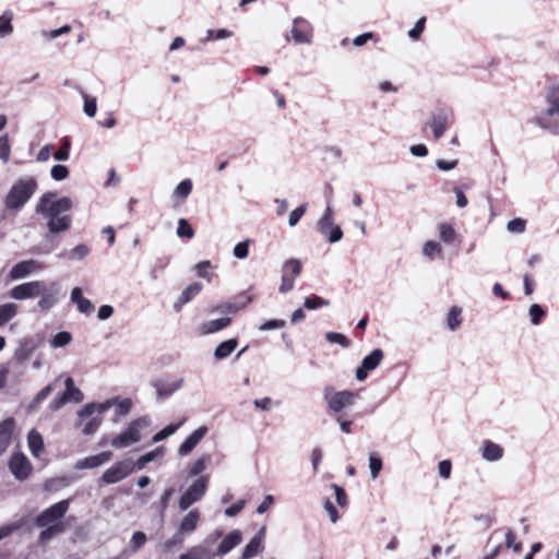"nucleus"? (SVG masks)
Returning <instances> with one entry per match:
<instances>
[{
    "mask_svg": "<svg viewBox=\"0 0 559 559\" xmlns=\"http://www.w3.org/2000/svg\"><path fill=\"white\" fill-rule=\"evenodd\" d=\"M56 194L48 192L43 194L37 204L36 212L47 219V226L51 234L66 231L71 226V217L66 214L72 206V200L68 197L55 199Z\"/></svg>",
    "mask_w": 559,
    "mask_h": 559,
    "instance_id": "f257e3e1",
    "label": "nucleus"
},
{
    "mask_svg": "<svg viewBox=\"0 0 559 559\" xmlns=\"http://www.w3.org/2000/svg\"><path fill=\"white\" fill-rule=\"evenodd\" d=\"M546 109L538 116H535L532 122L538 128L559 134V120L551 121L550 118L559 116V84L549 85L545 92Z\"/></svg>",
    "mask_w": 559,
    "mask_h": 559,
    "instance_id": "f03ea898",
    "label": "nucleus"
},
{
    "mask_svg": "<svg viewBox=\"0 0 559 559\" xmlns=\"http://www.w3.org/2000/svg\"><path fill=\"white\" fill-rule=\"evenodd\" d=\"M37 186V180L31 176L22 177L16 180L4 199L5 209L10 211H19L22 209L34 195Z\"/></svg>",
    "mask_w": 559,
    "mask_h": 559,
    "instance_id": "7ed1b4c3",
    "label": "nucleus"
},
{
    "mask_svg": "<svg viewBox=\"0 0 559 559\" xmlns=\"http://www.w3.org/2000/svg\"><path fill=\"white\" fill-rule=\"evenodd\" d=\"M150 425L151 419L147 416L132 420L124 431L111 440V445L116 449H122L139 442L142 439L141 431Z\"/></svg>",
    "mask_w": 559,
    "mask_h": 559,
    "instance_id": "20e7f679",
    "label": "nucleus"
},
{
    "mask_svg": "<svg viewBox=\"0 0 559 559\" xmlns=\"http://www.w3.org/2000/svg\"><path fill=\"white\" fill-rule=\"evenodd\" d=\"M322 394L332 413H341L344 408L352 406L358 397L357 393L347 390L335 392L331 385L325 386Z\"/></svg>",
    "mask_w": 559,
    "mask_h": 559,
    "instance_id": "39448f33",
    "label": "nucleus"
},
{
    "mask_svg": "<svg viewBox=\"0 0 559 559\" xmlns=\"http://www.w3.org/2000/svg\"><path fill=\"white\" fill-rule=\"evenodd\" d=\"M317 229L330 243H335L343 238L342 228L334 224L333 209L330 201H328L322 216L317 222Z\"/></svg>",
    "mask_w": 559,
    "mask_h": 559,
    "instance_id": "423d86ee",
    "label": "nucleus"
},
{
    "mask_svg": "<svg viewBox=\"0 0 559 559\" xmlns=\"http://www.w3.org/2000/svg\"><path fill=\"white\" fill-rule=\"evenodd\" d=\"M209 480V475H201L188 487L179 499L178 506L181 511L188 510L192 504L202 499L207 490Z\"/></svg>",
    "mask_w": 559,
    "mask_h": 559,
    "instance_id": "0eeeda50",
    "label": "nucleus"
},
{
    "mask_svg": "<svg viewBox=\"0 0 559 559\" xmlns=\"http://www.w3.org/2000/svg\"><path fill=\"white\" fill-rule=\"evenodd\" d=\"M70 507L69 500H61L48 509L44 510L35 519V524L38 527H44L46 525H64L62 522V518L66 515Z\"/></svg>",
    "mask_w": 559,
    "mask_h": 559,
    "instance_id": "6e6552de",
    "label": "nucleus"
},
{
    "mask_svg": "<svg viewBox=\"0 0 559 559\" xmlns=\"http://www.w3.org/2000/svg\"><path fill=\"white\" fill-rule=\"evenodd\" d=\"M134 468L135 464L133 460H121L107 468L103 473L100 480L108 485L119 483L120 480L128 477L134 471Z\"/></svg>",
    "mask_w": 559,
    "mask_h": 559,
    "instance_id": "1a4fd4ad",
    "label": "nucleus"
},
{
    "mask_svg": "<svg viewBox=\"0 0 559 559\" xmlns=\"http://www.w3.org/2000/svg\"><path fill=\"white\" fill-rule=\"evenodd\" d=\"M453 121V111L451 109L441 108L431 115L425 127H429L436 140L443 136L449 126Z\"/></svg>",
    "mask_w": 559,
    "mask_h": 559,
    "instance_id": "9d476101",
    "label": "nucleus"
},
{
    "mask_svg": "<svg viewBox=\"0 0 559 559\" xmlns=\"http://www.w3.org/2000/svg\"><path fill=\"white\" fill-rule=\"evenodd\" d=\"M293 40L298 45H310L313 38V27L305 17L298 16L293 21L290 29Z\"/></svg>",
    "mask_w": 559,
    "mask_h": 559,
    "instance_id": "9b49d317",
    "label": "nucleus"
},
{
    "mask_svg": "<svg viewBox=\"0 0 559 559\" xmlns=\"http://www.w3.org/2000/svg\"><path fill=\"white\" fill-rule=\"evenodd\" d=\"M45 290V283L41 281L27 282L14 286L10 290V297L15 300H24L34 298L43 294Z\"/></svg>",
    "mask_w": 559,
    "mask_h": 559,
    "instance_id": "f8f14e48",
    "label": "nucleus"
},
{
    "mask_svg": "<svg viewBox=\"0 0 559 559\" xmlns=\"http://www.w3.org/2000/svg\"><path fill=\"white\" fill-rule=\"evenodd\" d=\"M384 353L380 348L373 349L369 355H367L360 366L356 369V379L358 381H365L368 377V373L374 370L383 360Z\"/></svg>",
    "mask_w": 559,
    "mask_h": 559,
    "instance_id": "ddd939ff",
    "label": "nucleus"
},
{
    "mask_svg": "<svg viewBox=\"0 0 559 559\" xmlns=\"http://www.w3.org/2000/svg\"><path fill=\"white\" fill-rule=\"evenodd\" d=\"M9 468L16 479L24 480L32 471V464L23 453H14L9 461Z\"/></svg>",
    "mask_w": 559,
    "mask_h": 559,
    "instance_id": "4468645a",
    "label": "nucleus"
},
{
    "mask_svg": "<svg viewBox=\"0 0 559 559\" xmlns=\"http://www.w3.org/2000/svg\"><path fill=\"white\" fill-rule=\"evenodd\" d=\"M117 402V397L106 400L102 403H88L84 405L79 412V418L85 420L92 415H96L103 418V415L110 409Z\"/></svg>",
    "mask_w": 559,
    "mask_h": 559,
    "instance_id": "2eb2a0df",
    "label": "nucleus"
},
{
    "mask_svg": "<svg viewBox=\"0 0 559 559\" xmlns=\"http://www.w3.org/2000/svg\"><path fill=\"white\" fill-rule=\"evenodd\" d=\"M44 265L36 260H25L16 263L10 271L9 276L11 280L16 281L28 276L32 273H35L41 270Z\"/></svg>",
    "mask_w": 559,
    "mask_h": 559,
    "instance_id": "dca6fc26",
    "label": "nucleus"
},
{
    "mask_svg": "<svg viewBox=\"0 0 559 559\" xmlns=\"http://www.w3.org/2000/svg\"><path fill=\"white\" fill-rule=\"evenodd\" d=\"M209 429L206 426H201L189 435L186 440L180 444L178 454L181 456L189 455L199 442L206 436Z\"/></svg>",
    "mask_w": 559,
    "mask_h": 559,
    "instance_id": "f3484780",
    "label": "nucleus"
},
{
    "mask_svg": "<svg viewBox=\"0 0 559 559\" xmlns=\"http://www.w3.org/2000/svg\"><path fill=\"white\" fill-rule=\"evenodd\" d=\"M112 457V453L109 451H105L95 455H91L84 459L76 461L75 468L76 469H92L99 467L106 463H108Z\"/></svg>",
    "mask_w": 559,
    "mask_h": 559,
    "instance_id": "a211bd4d",
    "label": "nucleus"
},
{
    "mask_svg": "<svg viewBox=\"0 0 559 559\" xmlns=\"http://www.w3.org/2000/svg\"><path fill=\"white\" fill-rule=\"evenodd\" d=\"M201 520V513L198 509L190 510L180 521L178 525V532L185 536L192 534L197 528Z\"/></svg>",
    "mask_w": 559,
    "mask_h": 559,
    "instance_id": "6ab92c4d",
    "label": "nucleus"
},
{
    "mask_svg": "<svg viewBox=\"0 0 559 559\" xmlns=\"http://www.w3.org/2000/svg\"><path fill=\"white\" fill-rule=\"evenodd\" d=\"M182 384L183 378H178L171 381H155L154 388L156 389V394L158 397L166 399L181 389Z\"/></svg>",
    "mask_w": 559,
    "mask_h": 559,
    "instance_id": "aec40b11",
    "label": "nucleus"
},
{
    "mask_svg": "<svg viewBox=\"0 0 559 559\" xmlns=\"http://www.w3.org/2000/svg\"><path fill=\"white\" fill-rule=\"evenodd\" d=\"M242 540V535L239 530H234L228 533L217 547L216 555L224 556L236 548Z\"/></svg>",
    "mask_w": 559,
    "mask_h": 559,
    "instance_id": "412c9836",
    "label": "nucleus"
},
{
    "mask_svg": "<svg viewBox=\"0 0 559 559\" xmlns=\"http://www.w3.org/2000/svg\"><path fill=\"white\" fill-rule=\"evenodd\" d=\"M14 427L15 421L13 418H7L0 423V455L9 447Z\"/></svg>",
    "mask_w": 559,
    "mask_h": 559,
    "instance_id": "4be33fe9",
    "label": "nucleus"
},
{
    "mask_svg": "<svg viewBox=\"0 0 559 559\" xmlns=\"http://www.w3.org/2000/svg\"><path fill=\"white\" fill-rule=\"evenodd\" d=\"M480 452L483 459L488 462H497L503 456L502 447L489 440L484 441Z\"/></svg>",
    "mask_w": 559,
    "mask_h": 559,
    "instance_id": "5701e85b",
    "label": "nucleus"
},
{
    "mask_svg": "<svg viewBox=\"0 0 559 559\" xmlns=\"http://www.w3.org/2000/svg\"><path fill=\"white\" fill-rule=\"evenodd\" d=\"M192 189H193L192 180L183 179L174 189V191L171 193V199L176 202L177 205H180L191 194Z\"/></svg>",
    "mask_w": 559,
    "mask_h": 559,
    "instance_id": "b1692460",
    "label": "nucleus"
},
{
    "mask_svg": "<svg viewBox=\"0 0 559 559\" xmlns=\"http://www.w3.org/2000/svg\"><path fill=\"white\" fill-rule=\"evenodd\" d=\"M264 540V530L262 528L258 534H255L248 545L245 547L241 559H251L254 557L262 548Z\"/></svg>",
    "mask_w": 559,
    "mask_h": 559,
    "instance_id": "393cba45",
    "label": "nucleus"
},
{
    "mask_svg": "<svg viewBox=\"0 0 559 559\" xmlns=\"http://www.w3.org/2000/svg\"><path fill=\"white\" fill-rule=\"evenodd\" d=\"M231 320L228 317L206 321L200 326L201 334L207 335L222 331L227 328Z\"/></svg>",
    "mask_w": 559,
    "mask_h": 559,
    "instance_id": "a878e982",
    "label": "nucleus"
},
{
    "mask_svg": "<svg viewBox=\"0 0 559 559\" xmlns=\"http://www.w3.org/2000/svg\"><path fill=\"white\" fill-rule=\"evenodd\" d=\"M202 290V285L200 283H192L181 293L178 301L175 304V308L179 310L183 305L191 301Z\"/></svg>",
    "mask_w": 559,
    "mask_h": 559,
    "instance_id": "bb28decb",
    "label": "nucleus"
},
{
    "mask_svg": "<svg viewBox=\"0 0 559 559\" xmlns=\"http://www.w3.org/2000/svg\"><path fill=\"white\" fill-rule=\"evenodd\" d=\"M438 231L440 240L445 245L453 243L459 237L454 226L447 222H442L438 225Z\"/></svg>",
    "mask_w": 559,
    "mask_h": 559,
    "instance_id": "cd10ccee",
    "label": "nucleus"
},
{
    "mask_svg": "<svg viewBox=\"0 0 559 559\" xmlns=\"http://www.w3.org/2000/svg\"><path fill=\"white\" fill-rule=\"evenodd\" d=\"M238 341L236 338H229L217 345L214 350V357L216 360H223L231 355L236 349Z\"/></svg>",
    "mask_w": 559,
    "mask_h": 559,
    "instance_id": "c85d7f7f",
    "label": "nucleus"
},
{
    "mask_svg": "<svg viewBox=\"0 0 559 559\" xmlns=\"http://www.w3.org/2000/svg\"><path fill=\"white\" fill-rule=\"evenodd\" d=\"M103 423V418L96 415H92L85 420L80 418L78 426L81 427V430L84 435L90 436L95 433Z\"/></svg>",
    "mask_w": 559,
    "mask_h": 559,
    "instance_id": "c756f323",
    "label": "nucleus"
},
{
    "mask_svg": "<svg viewBox=\"0 0 559 559\" xmlns=\"http://www.w3.org/2000/svg\"><path fill=\"white\" fill-rule=\"evenodd\" d=\"M27 442L31 453L38 457L44 448V441L41 435L36 430H31L27 436Z\"/></svg>",
    "mask_w": 559,
    "mask_h": 559,
    "instance_id": "7c9ffc66",
    "label": "nucleus"
},
{
    "mask_svg": "<svg viewBox=\"0 0 559 559\" xmlns=\"http://www.w3.org/2000/svg\"><path fill=\"white\" fill-rule=\"evenodd\" d=\"M301 270V261L295 258H290L283 263L282 275H289L296 280L300 275Z\"/></svg>",
    "mask_w": 559,
    "mask_h": 559,
    "instance_id": "2f4dec72",
    "label": "nucleus"
},
{
    "mask_svg": "<svg viewBox=\"0 0 559 559\" xmlns=\"http://www.w3.org/2000/svg\"><path fill=\"white\" fill-rule=\"evenodd\" d=\"M462 324V308L453 306L447 314V326L451 331H456Z\"/></svg>",
    "mask_w": 559,
    "mask_h": 559,
    "instance_id": "473e14b6",
    "label": "nucleus"
},
{
    "mask_svg": "<svg viewBox=\"0 0 559 559\" xmlns=\"http://www.w3.org/2000/svg\"><path fill=\"white\" fill-rule=\"evenodd\" d=\"M13 13L10 10L4 11L0 15V37H7L13 33Z\"/></svg>",
    "mask_w": 559,
    "mask_h": 559,
    "instance_id": "72a5a7b5",
    "label": "nucleus"
},
{
    "mask_svg": "<svg viewBox=\"0 0 559 559\" xmlns=\"http://www.w3.org/2000/svg\"><path fill=\"white\" fill-rule=\"evenodd\" d=\"M64 384L66 391L62 394L67 396L69 402H81L83 400V393L80 389L74 386V381L72 378L68 377L64 381Z\"/></svg>",
    "mask_w": 559,
    "mask_h": 559,
    "instance_id": "f704fd0d",
    "label": "nucleus"
},
{
    "mask_svg": "<svg viewBox=\"0 0 559 559\" xmlns=\"http://www.w3.org/2000/svg\"><path fill=\"white\" fill-rule=\"evenodd\" d=\"M90 252H91L90 248L86 245L81 243V245H78L76 247H74L69 253H67V252L59 253L58 258L62 259V258L68 257L72 260L81 261V260L85 259L90 254Z\"/></svg>",
    "mask_w": 559,
    "mask_h": 559,
    "instance_id": "c9c22d12",
    "label": "nucleus"
},
{
    "mask_svg": "<svg viewBox=\"0 0 559 559\" xmlns=\"http://www.w3.org/2000/svg\"><path fill=\"white\" fill-rule=\"evenodd\" d=\"M52 287H55L53 292H46V289L44 290L43 294H40V300L38 302V306L43 309V310H48L50 309L51 307H53L57 302V294H58V287L56 284H52Z\"/></svg>",
    "mask_w": 559,
    "mask_h": 559,
    "instance_id": "e433bc0d",
    "label": "nucleus"
},
{
    "mask_svg": "<svg viewBox=\"0 0 559 559\" xmlns=\"http://www.w3.org/2000/svg\"><path fill=\"white\" fill-rule=\"evenodd\" d=\"M43 528L44 530L40 532L38 539L41 544H45V543L49 542L50 539H52L55 536L63 533L66 530V526L64 525H51V526L46 525Z\"/></svg>",
    "mask_w": 559,
    "mask_h": 559,
    "instance_id": "4c0bfd02",
    "label": "nucleus"
},
{
    "mask_svg": "<svg viewBox=\"0 0 559 559\" xmlns=\"http://www.w3.org/2000/svg\"><path fill=\"white\" fill-rule=\"evenodd\" d=\"M17 305L13 302L4 304L0 306V326L4 325L17 313Z\"/></svg>",
    "mask_w": 559,
    "mask_h": 559,
    "instance_id": "58836bf2",
    "label": "nucleus"
},
{
    "mask_svg": "<svg viewBox=\"0 0 559 559\" xmlns=\"http://www.w3.org/2000/svg\"><path fill=\"white\" fill-rule=\"evenodd\" d=\"M210 461L209 455H203L195 461H193L189 466V476H199L201 475L207 467V463Z\"/></svg>",
    "mask_w": 559,
    "mask_h": 559,
    "instance_id": "ea45409f",
    "label": "nucleus"
},
{
    "mask_svg": "<svg viewBox=\"0 0 559 559\" xmlns=\"http://www.w3.org/2000/svg\"><path fill=\"white\" fill-rule=\"evenodd\" d=\"M382 468H383V463H382L381 457L376 452L370 453L369 454V469H370V476L373 480L378 478Z\"/></svg>",
    "mask_w": 559,
    "mask_h": 559,
    "instance_id": "a19ab883",
    "label": "nucleus"
},
{
    "mask_svg": "<svg viewBox=\"0 0 559 559\" xmlns=\"http://www.w3.org/2000/svg\"><path fill=\"white\" fill-rule=\"evenodd\" d=\"M330 301L320 296L313 295L310 297H306L304 300V306L308 310H317L322 307H328Z\"/></svg>",
    "mask_w": 559,
    "mask_h": 559,
    "instance_id": "79ce46f5",
    "label": "nucleus"
},
{
    "mask_svg": "<svg viewBox=\"0 0 559 559\" xmlns=\"http://www.w3.org/2000/svg\"><path fill=\"white\" fill-rule=\"evenodd\" d=\"M423 253L429 259H435L436 257L441 255L442 248L439 242L435 240H428L423 246Z\"/></svg>",
    "mask_w": 559,
    "mask_h": 559,
    "instance_id": "37998d69",
    "label": "nucleus"
},
{
    "mask_svg": "<svg viewBox=\"0 0 559 559\" xmlns=\"http://www.w3.org/2000/svg\"><path fill=\"white\" fill-rule=\"evenodd\" d=\"M72 341V335L67 332L62 331L57 333L51 340H50V346L52 348H60L64 347Z\"/></svg>",
    "mask_w": 559,
    "mask_h": 559,
    "instance_id": "c03bdc74",
    "label": "nucleus"
},
{
    "mask_svg": "<svg viewBox=\"0 0 559 559\" xmlns=\"http://www.w3.org/2000/svg\"><path fill=\"white\" fill-rule=\"evenodd\" d=\"M212 263L209 260L201 261L195 265V271L199 277L206 280L209 283L213 280V273L210 272Z\"/></svg>",
    "mask_w": 559,
    "mask_h": 559,
    "instance_id": "a18cd8bd",
    "label": "nucleus"
},
{
    "mask_svg": "<svg viewBox=\"0 0 559 559\" xmlns=\"http://www.w3.org/2000/svg\"><path fill=\"white\" fill-rule=\"evenodd\" d=\"M82 96H83V99H84V106H83L84 114L87 117H90V118L95 117L96 111H97V100H96V98L87 95L84 92L82 93Z\"/></svg>",
    "mask_w": 559,
    "mask_h": 559,
    "instance_id": "49530a36",
    "label": "nucleus"
},
{
    "mask_svg": "<svg viewBox=\"0 0 559 559\" xmlns=\"http://www.w3.org/2000/svg\"><path fill=\"white\" fill-rule=\"evenodd\" d=\"M176 234L180 238L191 239L194 236V230L186 218H180L178 221Z\"/></svg>",
    "mask_w": 559,
    "mask_h": 559,
    "instance_id": "de8ad7c7",
    "label": "nucleus"
},
{
    "mask_svg": "<svg viewBox=\"0 0 559 559\" xmlns=\"http://www.w3.org/2000/svg\"><path fill=\"white\" fill-rule=\"evenodd\" d=\"M71 142L68 138L62 140L60 147L53 154V158L59 162H66L70 157Z\"/></svg>",
    "mask_w": 559,
    "mask_h": 559,
    "instance_id": "09e8293b",
    "label": "nucleus"
},
{
    "mask_svg": "<svg viewBox=\"0 0 559 559\" xmlns=\"http://www.w3.org/2000/svg\"><path fill=\"white\" fill-rule=\"evenodd\" d=\"M163 449L157 448L148 453H145L144 455L140 456L136 463H134L138 467V469H143L147 463L154 461L157 456L163 455Z\"/></svg>",
    "mask_w": 559,
    "mask_h": 559,
    "instance_id": "8fccbe9b",
    "label": "nucleus"
},
{
    "mask_svg": "<svg viewBox=\"0 0 559 559\" xmlns=\"http://www.w3.org/2000/svg\"><path fill=\"white\" fill-rule=\"evenodd\" d=\"M250 301H251V298L248 297L247 300L245 302L240 304V305H238V304H225V305L217 306L215 308V310L221 312V313H224V314H235L240 309L246 307V305L249 304Z\"/></svg>",
    "mask_w": 559,
    "mask_h": 559,
    "instance_id": "3c124183",
    "label": "nucleus"
},
{
    "mask_svg": "<svg viewBox=\"0 0 559 559\" xmlns=\"http://www.w3.org/2000/svg\"><path fill=\"white\" fill-rule=\"evenodd\" d=\"M325 338L329 343L338 344L344 348L350 346V341L344 334L338 332H328L325 333Z\"/></svg>",
    "mask_w": 559,
    "mask_h": 559,
    "instance_id": "603ef678",
    "label": "nucleus"
},
{
    "mask_svg": "<svg viewBox=\"0 0 559 559\" xmlns=\"http://www.w3.org/2000/svg\"><path fill=\"white\" fill-rule=\"evenodd\" d=\"M51 392L52 386L50 384L41 389L28 405V411H34L43 401H45L50 395Z\"/></svg>",
    "mask_w": 559,
    "mask_h": 559,
    "instance_id": "864d4df0",
    "label": "nucleus"
},
{
    "mask_svg": "<svg viewBox=\"0 0 559 559\" xmlns=\"http://www.w3.org/2000/svg\"><path fill=\"white\" fill-rule=\"evenodd\" d=\"M528 314H530L532 324L538 325L542 322L543 318L545 317L546 312L542 308L540 305L533 304L530 307Z\"/></svg>",
    "mask_w": 559,
    "mask_h": 559,
    "instance_id": "5fc2aeb1",
    "label": "nucleus"
},
{
    "mask_svg": "<svg viewBox=\"0 0 559 559\" xmlns=\"http://www.w3.org/2000/svg\"><path fill=\"white\" fill-rule=\"evenodd\" d=\"M525 228H526V221L521 217L513 218V219L509 221L507 224L508 231H510L512 234H522L525 231Z\"/></svg>",
    "mask_w": 559,
    "mask_h": 559,
    "instance_id": "6e6d98bb",
    "label": "nucleus"
},
{
    "mask_svg": "<svg viewBox=\"0 0 559 559\" xmlns=\"http://www.w3.org/2000/svg\"><path fill=\"white\" fill-rule=\"evenodd\" d=\"M114 406H116L117 416H126L130 413L132 408V401L130 399L117 397V402Z\"/></svg>",
    "mask_w": 559,
    "mask_h": 559,
    "instance_id": "4d7b16f0",
    "label": "nucleus"
},
{
    "mask_svg": "<svg viewBox=\"0 0 559 559\" xmlns=\"http://www.w3.org/2000/svg\"><path fill=\"white\" fill-rule=\"evenodd\" d=\"M190 550L197 559H212L216 555V552H211L205 545L191 547Z\"/></svg>",
    "mask_w": 559,
    "mask_h": 559,
    "instance_id": "13d9d810",
    "label": "nucleus"
},
{
    "mask_svg": "<svg viewBox=\"0 0 559 559\" xmlns=\"http://www.w3.org/2000/svg\"><path fill=\"white\" fill-rule=\"evenodd\" d=\"M69 169L64 165H55L50 170V176L56 181H62L69 177Z\"/></svg>",
    "mask_w": 559,
    "mask_h": 559,
    "instance_id": "bf43d9fd",
    "label": "nucleus"
},
{
    "mask_svg": "<svg viewBox=\"0 0 559 559\" xmlns=\"http://www.w3.org/2000/svg\"><path fill=\"white\" fill-rule=\"evenodd\" d=\"M307 211V204H301L299 205L298 207H296L295 210H293L289 214V217H288V225L290 227H295L300 218L305 215Z\"/></svg>",
    "mask_w": 559,
    "mask_h": 559,
    "instance_id": "052dcab7",
    "label": "nucleus"
},
{
    "mask_svg": "<svg viewBox=\"0 0 559 559\" xmlns=\"http://www.w3.org/2000/svg\"><path fill=\"white\" fill-rule=\"evenodd\" d=\"M11 153L10 142L7 134L0 136V159L5 164Z\"/></svg>",
    "mask_w": 559,
    "mask_h": 559,
    "instance_id": "680f3d73",
    "label": "nucleus"
},
{
    "mask_svg": "<svg viewBox=\"0 0 559 559\" xmlns=\"http://www.w3.org/2000/svg\"><path fill=\"white\" fill-rule=\"evenodd\" d=\"M146 542V535L143 532H135L130 540V547L133 552L138 551L140 548L144 546Z\"/></svg>",
    "mask_w": 559,
    "mask_h": 559,
    "instance_id": "e2e57ef3",
    "label": "nucleus"
},
{
    "mask_svg": "<svg viewBox=\"0 0 559 559\" xmlns=\"http://www.w3.org/2000/svg\"><path fill=\"white\" fill-rule=\"evenodd\" d=\"M425 24H426V17H420L416 22L415 26L411 31H408L409 38L413 40H418L425 29Z\"/></svg>",
    "mask_w": 559,
    "mask_h": 559,
    "instance_id": "0e129e2a",
    "label": "nucleus"
},
{
    "mask_svg": "<svg viewBox=\"0 0 559 559\" xmlns=\"http://www.w3.org/2000/svg\"><path fill=\"white\" fill-rule=\"evenodd\" d=\"M237 259H246L249 254V240L238 242L233 250Z\"/></svg>",
    "mask_w": 559,
    "mask_h": 559,
    "instance_id": "69168bd1",
    "label": "nucleus"
},
{
    "mask_svg": "<svg viewBox=\"0 0 559 559\" xmlns=\"http://www.w3.org/2000/svg\"><path fill=\"white\" fill-rule=\"evenodd\" d=\"M506 547L513 549L514 552L522 550V544L515 542V535L512 530L506 532Z\"/></svg>",
    "mask_w": 559,
    "mask_h": 559,
    "instance_id": "338daca9",
    "label": "nucleus"
},
{
    "mask_svg": "<svg viewBox=\"0 0 559 559\" xmlns=\"http://www.w3.org/2000/svg\"><path fill=\"white\" fill-rule=\"evenodd\" d=\"M331 488L334 490L337 504L340 507H346L347 506V495H346L345 490L336 484H332Z\"/></svg>",
    "mask_w": 559,
    "mask_h": 559,
    "instance_id": "774afa93",
    "label": "nucleus"
}]
</instances>
